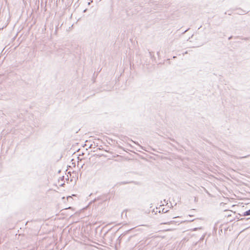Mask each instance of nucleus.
Listing matches in <instances>:
<instances>
[{"mask_svg": "<svg viewBox=\"0 0 250 250\" xmlns=\"http://www.w3.org/2000/svg\"><path fill=\"white\" fill-rule=\"evenodd\" d=\"M248 215H250V209L248 211H246L244 213V216H248Z\"/></svg>", "mask_w": 250, "mask_h": 250, "instance_id": "nucleus-1", "label": "nucleus"}, {"mask_svg": "<svg viewBox=\"0 0 250 250\" xmlns=\"http://www.w3.org/2000/svg\"><path fill=\"white\" fill-rule=\"evenodd\" d=\"M70 197H71L70 196H68V197H67V199L68 200V199L69 198H70Z\"/></svg>", "mask_w": 250, "mask_h": 250, "instance_id": "nucleus-2", "label": "nucleus"}, {"mask_svg": "<svg viewBox=\"0 0 250 250\" xmlns=\"http://www.w3.org/2000/svg\"><path fill=\"white\" fill-rule=\"evenodd\" d=\"M67 208H70V207H68V208H66V209Z\"/></svg>", "mask_w": 250, "mask_h": 250, "instance_id": "nucleus-3", "label": "nucleus"}]
</instances>
